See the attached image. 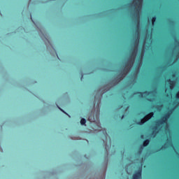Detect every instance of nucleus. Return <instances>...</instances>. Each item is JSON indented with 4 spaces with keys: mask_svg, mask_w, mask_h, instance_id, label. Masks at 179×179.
I'll use <instances>...</instances> for the list:
<instances>
[{
    "mask_svg": "<svg viewBox=\"0 0 179 179\" xmlns=\"http://www.w3.org/2000/svg\"><path fill=\"white\" fill-rule=\"evenodd\" d=\"M149 143H150V139H146L143 141V146L144 148H146V146H148Z\"/></svg>",
    "mask_w": 179,
    "mask_h": 179,
    "instance_id": "0eeeda50",
    "label": "nucleus"
},
{
    "mask_svg": "<svg viewBox=\"0 0 179 179\" xmlns=\"http://www.w3.org/2000/svg\"><path fill=\"white\" fill-rule=\"evenodd\" d=\"M103 135H105L106 137H107V130H106V129H103Z\"/></svg>",
    "mask_w": 179,
    "mask_h": 179,
    "instance_id": "f8f14e48",
    "label": "nucleus"
},
{
    "mask_svg": "<svg viewBox=\"0 0 179 179\" xmlns=\"http://www.w3.org/2000/svg\"><path fill=\"white\" fill-rule=\"evenodd\" d=\"M142 178V166H140L137 171L133 174L131 179H141Z\"/></svg>",
    "mask_w": 179,
    "mask_h": 179,
    "instance_id": "20e7f679",
    "label": "nucleus"
},
{
    "mask_svg": "<svg viewBox=\"0 0 179 179\" xmlns=\"http://www.w3.org/2000/svg\"><path fill=\"white\" fill-rule=\"evenodd\" d=\"M126 71H128V69H125Z\"/></svg>",
    "mask_w": 179,
    "mask_h": 179,
    "instance_id": "aec40b11",
    "label": "nucleus"
},
{
    "mask_svg": "<svg viewBox=\"0 0 179 179\" xmlns=\"http://www.w3.org/2000/svg\"><path fill=\"white\" fill-rule=\"evenodd\" d=\"M156 16H154V17H152V24H155V23L156 22Z\"/></svg>",
    "mask_w": 179,
    "mask_h": 179,
    "instance_id": "9b49d317",
    "label": "nucleus"
},
{
    "mask_svg": "<svg viewBox=\"0 0 179 179\" xmlns=\"http://www.w3.org/2000/svg\"><path fill=\"white\" fill-rule=\"evenodd\" d=\"M145 122H146V120L143 117L140 121L137 122L136 124H137V125H143V124H145Z\"/></svg>",
    "mask_w": 179,
    "mask_h": 179,
    "instance_id": "6e6552de",
    "label": "nucleus"
},
{
    "mask_svg": "<svg viewBox=\"0 0 179 179\" xmlns=\"http://www.w3.org/2000/svg\"><path fill=\"white\" fill-rule=\"evenodd\" d=\"M124 117H125V115L124 114L122 115L121 117H120V120H124Z\"/></svg>",
    "mask_w": 179,
    "mask_h": 179,
    "instance_id": "4468645a",
    "label": "nucleus"
},
{
    "mask_svg": "<svg viewBox=\"0 0 179 179\" xmlns=\"http://www.w3.org/2000/svg\"><path fill=\"white\" fill-rule=\"evenodd\" d=\"M82 79H83V73L81 74V78H80V80H82Z\"/></svg>",
    "mask_w": 179,
    "mask_h": 179,
    "instance_id": "2eb2a0df",
    "label": "nucleus"
},
{
    "mask_svg": "<svg viewBox=\"0 0 179 179\" xmlns=\"http://www.w3.org/2000/svg\"><path fill=\"white\" fill-rule=\"evenodd\" d=\"M166 82H168L169 84L170 87H171L173 86V83H174V81L171 80V79H168Z\"/></svg>",
    "mask_w": 179,
    "mask_h": 179,
    "instance_id": "1a4fd4ad",
    "label": "nucleus"
},
{
    "mask_svg": "<svg viewBox=\"0 0 179 179\" xmlns=\"http://www.w3.org/2000/svg\"><path fill=\"white\" fill-rule=\"evenodd\" d=\"M141 139H143V135L141 136Z\"/></svg>",
    "mask_w": 179,
    "mask_h": 179,
    "instance_id": "6ab92c4d",
    "label": "nucleus"
},
{
    "mask_svg": "<svg viewBox=\"0 0 179 179\" xmlns=\"http://www.w3.org/2000/svg\"><path fill=\"white\" fill-rule=\"evenodd\" d=\"M166 147L164 145H162V147L159 150V151L160 152V150L165 149Z\"/></svg>",
    "mask_w": 179,
    "mask_h": 179,
    "instance_id": "ddd939ff",
    "label": "nucleus"
},
{
    "mask_svg": "<svg viewBox=\"0 0 179 179\" xmlns=\"http://www.w3.org/2000/svg\"><path fill=\"white\" fill-rule=\"evenodd\" d=\"M122 107H124L122 105H120V106H119V108H122Z\"/></svg>",
    "mask_w": 179,
    "mask_h": 179,
    "instance_id": "dca6fc26",
    "label": "nucleus"
},
{
    "mask_svg": "<svg viewBox=\"0 0 179 179\" xmlns=\"http://www.w3.org/2000/svg\"><path fill=\"white\" fill-rule=\"evenodd\" d=\"M136 57V51L134 50L131 52V55L129 59V63L127 64V66H132L134 65V62H135V57Z\"/></svg>",
    "mask_w": 179,
    "mask_h": 179,
    "instance_id": "7ed1b4c3",
    "label": "nucleus"
},
{
    "mask_svg": "<svg viewBox=\"0 0 179 179\" xmlns=\"http://www.w3.org/2000/svg\"><path fill=\"white\" fill-rule=\"evenodd\" d=\"M143 0H136V2L134 3L135 8V14L136 16H139V9H141V6H142V1Z\"/></svg>",
    "mask_w": 179,
    "mask_h": 179,
    "instance_id": "f03ea898",
    "label": "nucleus"
},
{
    "mask_svg": "<svg viewBox=\"0 0 179 179\" xmlns=\"http://www.w3.org/2000/svg\"><path fill=\"white\" fill-rule=\"evenodd\" d=\"M153 112H150V113L147 114L145 117L144 120L147 122L149 121V120H150V118H152V117H153Z\"/></svg>",
    "mask_w": 179,
    "mask_h": 179,
    "instance_id": "423d86ee",
    "label": "nucleus"
},
{
    "mask_svg": "<svg viewBox=\"0 0 179 179\" xmlns=\"http://www.w3.org/2000/svg\"><path fill=\"white\" fill-rule=\"evenodd\" d=\"M174 109H171L169 112L164 114V115L161 118V120H158L156 122L155 126L152 128V132L151 135H154V137L157 135L159 133V127L160 125H164V124H167L168 120L170 118V115H171V113H173Z\"/></svg>",
    "mask_w": 179,
    "mask_h": 179,
    "instance_id": "f257e3e1",
    "label": "nucleus"
},
{
    "mask_svg": "<svg viewBox=\"0 0 179 179\" xmlns=\"http://www.w3.org/2000/svg\"><path fill=\"white\" fill-rule=\"evenodd\" d=\"M57 107H58V108H59L61 111H62V109H61V108H59V106H57Z\"/></svg>",
    "mask_w": 179,
    "mask_h": 179,
    "instance_id": "a211bd4d",
    "label": "nucleus"
},
{
    "mask_svg": "<svg viewBox=\"0 0 179 179\" xmlns=\"http://www.w3.org/2000/svg\"><path fill=\"white\" fill-rule=\"evenodd\" d=\"M134 94H138V97L140 99H142V97H143V94H146V96H149V94H150V92L149 91H145L144 92H137L134 93Z\"/></svg>",
    "mask_w": 179,
    "mask_h": 179,
    "instance_id": "39448f33",
    "label": "nucleus"
},
{
    "mask_svg": "<svg viewBox=\"0 0 179 179\" xmlns=\"http://www.w3.org/2000/svg\"><path fill=\"white\" fill-rule=\"evenodd\" d=\"M148 101H152V99H148Z\"/></svg>",
    "mask_w": 179,
    "mask_h": 179,
    "instance_id": "f3484780",
    "label": "nucleus"
},
{
    "mask_svg": "<svg viewBox=\"0 0 179 179\" xmlns=\"http://www.w3.org/2000/svg\"><path fill=\"white\" fill-rule=\"evenodd\" d=\"M81 125H85L86 124V119L82 118L80 120Z\"/></svg>",
    "mask_w": 179,
    "mask_h": 179,
    "instance_id": "9d476101",
    "label": "nucleus"
},
{
    "mask_svg": "<svg viewBox=\"0 0 179 179\" xmlns=\"http://www.w3.org/2000/svg\"><path fill=\"white\" fill-rule=\"evenodd\" d=\"M31 16V15H30Z\"/></svg>",
    "mask_w": 179,
    "mask_h": 179,
    "instance_id": "412c9836",
    "label": "nucleus"
}]
</instances>
